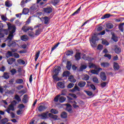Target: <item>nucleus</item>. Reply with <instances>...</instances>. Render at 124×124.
<instances>
[{
  "label": "nucleus",
  "mask_w": 124,
  "mask_h": 124,
  "mask_svg": "<svg viewBox=\"0 0 124 124\" xmlns=\"http://www.w3.org/2000/svg\"><path fill=\"white\" fill-rule=\"evenodd\" d=\"M27 3V2L25 1V0H23L20 3V5L22 6V7H25L26 6V4Z\"/></svg>",
  "instance_id": "50"
},
{
  "label": "nucleus",
  "mask_w": 124,
  "mask_h": 124,
  "mask_svg": "<svg viewBox=\"0 0 124 124\" xmlns=\"http://www.w3.org/2000/svg\"><path fill=\"white\" fill-rule=\"evenodd\" d=\"M30 11V10H29L28 8H25L23 9V11H22V14L24 15L28 14Z\"/></svg>",
  "instance_id": "33"
},
{
  "label": "nucleus",
  "mask_w": 124,
  "mask_h": 124,
  "mask_svg": "<svg viewBox=\"0 0 124 124\" xmlns=\"http://www.w3.org/2000/svg\"><path fill=\"white\" fill-rule=\"evenodd\" d=\"M39 117L41 118L42 120H44V119H46L47 118V114L46 113H41V114L39 115Z\"/></svg>",
  "instance_id": "19"
},
{
  "label": "nucleus",
  "mask_w": 124,
  "mask_h": 124,
  "mask_svg": "<svg viewBox=\"0 0 124 124\" xmlns=\"http://www.w3.org/2000/svg\"><path fill=\"white\" fill-rule=\"evenodd\" d=\"M40 1H41V0H37V3L31 7V10L32 12H36V11H38V3Z\"/></svg>",
  "instance_id": "3"
},
{
  "label": "nucleus",
  "mask_w": 124,
  "mask_h": 124,
  "mask_svg": "<svg viewBox=\"0 0 124 124\" xmlns=\"http://www.w3.org/2000/svg\"><path fill=\"white\" fill-rule=\"evenodd\" d=\"M28 101H29V96L27 94H25L22 99V102L23 103H28Z\"/></svg>",
  "instance_id": "9"
},
{
  "label": "nucleus",
  "mask_w": 124,
  "mask_h": 124,
  "mask_svg": "<svg viewBox=\"0 0 124 124\" xmlns=\"http://www.w3.org/2000/svg\"><path fill=\"white\" fill-rule=\"evenodd\" d=\"M93 82H94V83H96V84H98L99 82H98V79L96 77H94L93 78Z\"/></svg>",
  "instance_id": "46"
},
{
  "label": "nucleus",
  "mask_w": 124,
  "mask_h": 124,
  "mask_svg": "<svg viewBox=\"0 0 124 124\" xmlns=\"http://www.w3.org/2000/svg\"><path fill=\"white\" fill-rule=\"evenodd\" d=\"M74 86V83H70L69 84V85L67 86V88L68 89H71V88H73Z\"/></svg>",
  "instance_id": "59"
},
{
  "label": "nucleus",
  "mask_w": 124,
  "mask_h": 124,
  "mask_svg": "<svg viewBox=\"0 0 124 124\" xmlns=\"http://www.w3.org/2000/svg\"><path fill=\"white\" fill-rule=\"evenodd\" d=\"M112 39L115 41V42H117L118 41V37L115 35L114 33L112 34Z\"/></svg>",
  "instance_id": "38"
},
{
  "label": "nucleus",
  "mask_w": 124,
  "mask_h": 124,
  "mask_svg": "<svg viewBox=\"0 0 124 124\" xmlns=\"http://www.w3.org/2000/svg\"><path fill=\"white\" fill-rule=\"evenodd\" d=\"M41 32V29H38L36 31L35 35H39Z\"/></svg>",
  "instance_id": "49"
},
{
  "label": "nucleus",
  "mask_w": 124,
  "mask_h": 124,
  "mask_svg": "<svg viewBox=\"0 0 124 124\" xmlns=\"http://www.w3.org/2000/svg\"><path fill=\"white\" fill-rule=\"evenodd\" d=\"M76 91H78V92L80 91V88H79L77 86L74 87V88L72 90V93H74V92H76Z\"/></svg>",
  "instance_id": "37"
},
{
  "label": "nucleus",
  "mask_w": 124,
  "mask_h": 124,
  "mask_svg": "<svg viewBox=\"0 0 124 124\" xmlns=\"http://www.w3.org/2000/svg\"><path fill=\"white\" fill-rule=\"evenodd\" d=\"M124 23L121 24L119 26V30L121 31H124Z\"/></svg>",
  "instance_id": "40"
},
{
  "label": "nucleus",
  "mask_w": 124,
  "mask_h": 124,
  "mask_svg": "<svg viewBox=\"0 0 124 124\" xmlns=\"http://www.w3.org/2000/svg\"><path fill=\"white\" fill-rule=\"evenodd\" d=\"M70 75V73L68 71H65L63 73V77H68Z\"/></svg>",
  "instance_id": "32"
},
{
  "label": "nucleus",
  "mask_w": 124,
  "mask_h": 124,
  "mask_svg": "<svg viewBox=\"0 0 124 124\" xmlns=\"http://www.w3.org/2000/svg\"><path fill=\"white\" fill-rule=\"evenodd\" d=\"M5 79H8L9 78V75L7 73H4L3 76H2Z\"/></svg>",
  "instance_id": "44"
},
{
  "label": "nucleus",
  "mask_w": 124,
  "mask_h": 124,
  "mask_svg": "<svg viewBox=\"0 0 124 124\" xmlns=\"http://www.w3.org/2000/svg\"><path fill=\"white\" fill-rule=\"evenodd\" d=\"M15 99H16V100H17V101H18V102H20V101H21V98H20V96H19V95H18L17 94H16L15 96Z\"/></svg>",
  "instance_id": "48"
},
{
  "label": "nucleus",
  "mask_w": 124,
  "mask_h": 124,
  "mask_svg": "<svg viewBox=\"0 0 124 124\" xmlns=\"http://www.w3.org/2000/svg\"><path fill=\"white\" fill-rule=\"evenodd\" d=\"M15 61H16V59H15V58H11L8 59L7 60V62L8 64H12L14 62H15Z\"/></svg>",
  "instance_id": "11"
},
{
  "label": "nucleus",
  "mask_w": 124,
  "mask_h": 124,
  "mask_svg": "<svg viewBox=\"0 0 124 124\" xmlns=\"http://www.w3.org/2000/svg\"><path fill=\"white\" fill-rule=\"evenodd\" d=\"M50 112L52 114H55V115L59 113V111L58 110V109H56L55 108H52L50 110Z\"/></svg>",
  "instance_id": "31"
},
{
  "label": "nucleus",
  "mask_w": 124,
  "mask_h": 124,
  "mask_svg": "<svg viewBox=\"0 0 124 124\" xmlns=\"http://www.w3.org/2000/svg\"><path fill=\"white\" fill-rule=\"evenodd\" d=\"M17 62L19 64H25V63H26V62H25V61L22 59H18Z\"/></svg>",
  "instance_id": "35"
},
{
  "label": "nucleus",
  "mask_w": 124,
  "mask_h": 124,
  "mask_svg": "<svg viewBox=\"0 0 124 124\" xmlns=\"http://www.w3.org/2000/svg\"><path fill=\"white\" fill-rule=\"evenodd\" d=\"M110 16V14H107L103 16V17H102V19H108V18H109Z\"/></svg>",
  "instance_id": "56"
},
{
  "label": "nucleus",
  "mask_w": 124,
  "mask_h": 124,
  "mask_svg": "<svg viewBox=\"0 0 124 124\" xmlns=\"http://www.w3.org/2000/svg\"><path fill=\"white\" fill-rule=\"evenodd\" d=\"M39 55H40V51H38L36 52L35 55V62H37V60H38V58H39Z\"/></svg>",
  "instance_id": "23"
},
{
  "label": "nucleus",
  "mask_w": 124,
  "mask_h": 124,
  "mask_svg": "<svg viewBox=\"0 0 124 124\" xmlns=\"http://www.w3.org/2000/svg\"><path fill=\"white\" fill-rule=\"evenodd\" d=\"M9 108H10L12 111H14V106L13 105L11 104L9 106Z\"/></svg>",
  "instance_id": "63"
},
{
  "label": "nucleus",
  "mask_w": 124,
  "mask_h": 124,
  "mask_svg": "<svg viewBox=\"0 0 124 124\" xmlns=\"http://www.w3.org/2000/svg\"><path fill=\"white\" fill-rule=\"evenodd\" d=\"M44 12L46 13V14H50V13H52V12H53V8L51 7L45 8H44Z\"/></svg>",
  "instance_id": "5"
},
{
  "label": "nucleus",
  "mask_w": 124,
  "mask_h": 124,
  "mask_svg": "<svg viewBox=\"0 0 124 124\" xmlns=\"http://www.w3.org/2000/svg\"><path fill=\"white\" fill-rule=\"evenodd\" d=\"M75 58L76 61H79L81 59V53L78 52L76 54Z\"/></svg>",
  "instance_id": "18"
},
{
  "label": "nucleus",
  "mask_w": 124,
  "mask_h": 124,
  "mask_svg": "<svg viewBox=\"0 0 124 124\" xmlns=\"http://www.w3.org/2000/svg\"><path fill=\"white\" fill-rule=\"evenodd\" d=\"M106 85H107V82H102L101 84V86L102 88H105V87H106Z\"/></svg>",
  "instance_id": "64"
},
{
  "label": "nucleus",
  "mask_w": 124,
  "mask_h": 124,
  "mask_svg": "<svg viewBox=\"0 0 124 124\" xmlns=\"http://www.w3.org/2000/svg\"><path fill=\"white\" fill-rule=\"evenodd\" d=\"M66 106V110L69 112V113H71L72 112V109H71V105L68 104L65 105Z\"/></svg>",
  "instance_id": "15"
},
{
  "label": "nucleus",
  "mask_w": 124,
  "mask_h": 124,
  "mask_svg": "<svg viewBox=\"0 0 124 124\" xmlns=\"http://www.w3.org/2000/svg\"><path fill=\"white\" fill-rule=\"evenodd\" d=\"M89 67L90 68H94V69H96L97 68V67L96 66V65H94L93 63H89Z\"/></svg>",
  "instance_id": "26"
},
{
  "label": "nucleus",
  "mask_w": 124,
  "mask_h": 124,
  "mask_svg": "<svg viewBox=\"0 0 124 124\" xmlns=\"http://www.w3.org/2000/svg\"><path fill=\"white\" fill-rule=\"evenodd\" d=\"M41 21H42L46 25H49V21L50 19L48 16H45L40 18Z\"/></svg>",
  "instance_id": "6"
},
{
  "label": "nucleus",
  "mask_w": 124,
  "mask_h": 124,
  "mask_svg": "<svg viewBox=\"0 0 124 124\" xmlns=\"http://www.w3.org/2000/svg\"><path fill=\"white\" fill-rule=\"evenodd\" d=\"M24 80L22 79L19 78L16 80V84H23Z\"/></svg>",
  "instance_id": "34"
},
{
  "label": "nucleus",
  "mask_w": 124,
  "mask_h": 124,
  "mask_svg": "<svg viewBox=\"0 0 124 124\" xmlns=\"http://www.w3.org/2000/svg\"><path fill=\"white\" fill-rule=\"evenodd\" d=\"M114 52L116 54H120L122 52V49L120 47L116 46L114 49Z\"/></svg>",
  "instance_id": "20"
},
{
  "label": "nucleus",
  "mask_w": 124,
  "mask_h": 124,
  "mask_svg": "<svg viewBox=\"0 0 124 124\" xmlns=\"http://www.w3.org/2000/svg\"><path fill=\"white\" fill-rule=\"evenodd\" d=\"M60 71H61V67L60 66H58L54 70V73L56 75H58L59 73H60Z\"/></svg>",
  "instance_id": "22"
},
{
  "label": "nucleus",
  "mask_w": 124,
  "mask_h": 124,
  "mask_svg": "<svg viewBox=\"0 0 124 124\" xmlns=\"http://www.w3.org/2000/svg\"><path fill=\"white\" fill-rule=\"evenodd\" d=\"M60 96H61V95H57L55 98H54V101L55 102H58L59 101V99L60 98Z\"/></svg>",
  "instance_id": "55"
},
{
  "label": "nucleus",
  "mask_w": 124,
  "mask_h": 124,
  "mask_svg": "<svg viewBox=\"0 0 124 124\" xmlns=\"http://www.w3.org/2000/svg\"><path fill=\"white\" fill-rule=\"evenodd\" d=\"M102 43L103 44V45H106L107 46L109 45V43L106 40H102Z\"/></svg>",
  "instance_id": "47"
},
{
  "label": "nucleus",
  "mask_w": 124,
  "mask_h": 124,
  "mask_svg": "<svg viewBox=\"0 0 124 124\" xmlns=\"http://www.w3.org/2000/svg\"><path fill=\"white\" fill-rule=\"evenodd\" d=\"M14 56V57H15V58H16V59H19V58H20V55H19V54L17 53H14L13 54V56Z\"/></svg>",
  "instance_id": "54"
},
{
  "label": "nucleus",
  "mask_w": 124,
  "mask_h": 124,
  "mask_svg": "<svg viewBox=\"0 0 124 124\" xmlns=\"http://www.w3.org/2000/svg\"><path fill=\"white\" fill-rule=\"evenodd\" d=\"M20 38L22 41H28V40H29V37L27 35H23L21 36Z\"/></svg>",
  "instance_id": "16"
},
{
  "label": "nucleus",
  "mask_w": 124,
  "mask_h": 124,
  "mask_svg": "<svg viewBox=\"0 0 124 124\" xmlns=\"http://www.w3.org/2000/svg\"><path fill=\"white\" fill-rule=\"evenodd\" d=\"M66 93H67L66 90L64 89L62 91L61 95H65L66 94Z\"/></svg>",
  "instance_id": "62"
},
{
  "label": "nucleus",
  "mask_w": 124,
  "mask_h": 124,
  "mask_svg": "<svg viewBox=\"0 0 124 124\" xmlns=\"http://www.w3.org/2000/svg\"><path fill=\"white\" fill-rule=\"evenodd\" d=\"M58 75L55 74L52 76L53 79L55 80V81H59L60 79H59V78L57 77Z\"/></svg>",
  "instance_id": "51"
},
{
  "label": "nucleus",
  "mask_w": 124,
  "mask_h": 124,
  "mask_svg": "<svg viewBox=\"0 0 124 124\" xmlns=\"http://www.w3.org/2000/svg\"><path fill=\"white\" fill-rule=\"evenodd\" d=\"M57 87L60 89H64V83L62 82H59L57 83Z\"/></svg>",
  "instance_id": "12"
},
{
  "label": "nucleus",
  "mask_w": 124,
  "mask_h": 124,
  "mask_svg": "<svg viewBox=\"0 0 124 124\" xmlns=\"http://www.w3.org/2000/svg\"><path fill=\"white\" fill-rule=\"evenodd\" d=\"M98 38L95 35L92 37V39L90 40V43L93 48L96 47V41H98Z\"/></svg>",
  "instance_id": "2"
},
{
  "label": "nucleus",
  "mask_w": 124,
  "mask_h": 124,
  "mask_svg": "<svg viewBox=\"0 0 124 124\" xmlns=\"http://www.w3.org/2000/svg\"><path fill=\"white\" fill-rule=\"evenodd\" d=\"M83 80H85V81H88L89 79H90V77L88 75H85L82 78Z\"/></svg>",
  "instance_id": "41"
},
{
  "label": "nucleus",
  "mask_w": 124,
  "mask_h": 124,
  "mask_svg": "<svg viewBox=\"0 0 124 124\" xmlns=\"http://www.w3.org/2000/svg\"><path fill=\"white\" fill-rule=\"evenodd\" d=\"M48 116L50 118L54 119V120H58V116L56 115L52 114V113H49Z\"/></svg>",
  "instance_id": "24"
},
{
  "label": "nucleus",
  "mask_w": 124,
  "mask_h": 124,
  "mask_svg": "<svg viewBox=\"0 0 124 124\" xmlns=\"http://www.w3.org/2000/svg\"><path fill=\"white\" fill-rule=\"evenodd\" d=\"M87 68V65H81L78 70V71H83L84 69Z\"/></svg>",
  "instance_id": "30"
},
{
  "label": "nucleus",
  "mask_w": 124,
  "mask_h": 124,
  "mask_svg": "<svg viewBox=\"0 0 124 124\" xmlns=\"http://www.w3.org/2000/svg\"><path fill=\"white\" fill-rule=\"evenodd\" d=\"M100 78L103 80V81H105L107 79L106 75L104 72H101L100 73Z\"/></svg>",
  "instance_id": "13"
},
{
  "label": "nucleus",
  "mask_w": 124,
  "mask_h": 124,
  "mask_svg": "<svg viewBox=\"0 0 124 124\" xmlns=\"http://www.w3.org/2000/svg\"><path fill=\"white\" fill-rule=\"evenodd\" d=\"M78 87L80 88H84L86 86V82L85 81H80L78 84Z\"/></svg>",
  "instance_id": "21"
},
{
  "label": "nucleus",
  "mask_w": 124,
  "mask_h": 124,
  "mask_svg": "<svg viewBox=\"0 0 124 124\" xmlns=\"http://www.w3.org/2000/svg\"><path fill=\"white\" fill-rule=\"evenodd\" d=\"M65 100H66V98L63 96H61L59 99V102H61V103H62V102H64Z\"/></svg>",
  "instance_id": "28"
},
{
  "label": "nucleus",
  "mask_w": 124,
  "mask_h": 124,
  "mask_svg": "<svg viewBox=\"0 0 124 124\" xmlns=\"http://www.w3.org/2000/svg\"><path fill=\"white\" fill-rule=\"evenodd\" d=\"M104 57L108 58V60H110L112 58V56L111 55L108 54H105Z\"/></svg>",
  "instance_id": "60"
},
{
  "label": "nucleus",
  "mask_w": 124,
  "mask_h": 124,
  "mask_svg": "<svg viewBox=\"0 0 124 124\" xmlns=\"http://www.w3.org/2000/svg\"><path fill=\"white\" fill-rule=\"evenodd\" d=\"M113 68L114 70H119L120 69V65H119V63L114 62H113Z\"/></svg>",
  "instance_id": "14"
},
{
  "label": "nucleus",
  "mask_w": 124,
  "mask_h": 124,
  "mask_svg": "<svg viewBox=\"0 0 124 124\" xmlns=\"http://www.w3.org/2000/svg\"><path fill=\"white\" fill-rule=\"evenodd\" d=\"M69 80L70 82H72L73 83H75V82H76V80L74 78L73 76H71L69 77Z\"/></svg>",
  "instance_id": "27"
},
{
  "label": "nucleus",
  "mask_w": 124,
  "mask_h": 124,
  "mask_svg": "<svg viewBox=\"0 0 124 124\" xmlns=\"http://www.w3.org/2000/svg\"><path fill=\"white\" fill-rule=\"evenodd\" d=\"M81 11V7H80L76 12H75L73 14L72 16H74V15H76V14H78L79 12Z\"/></svg>",
  "instance_id": "52"
},
{
  "label": "nucleus",
  "mask_w": 124,
  "mask_h": 124,
  "mask_svg": "<svg viewBox=\"0 0 124 124\" xmlns=\"http://www.w3.org/2000/svg\"><path fill=\"white\" fill-rule=\"evenodd\" d=\"M22 30L25 32H27V31H29V29H28V28L26 26H24V27H22Z\"/></svg>",
  "instance_id": "61"
},
{
  "label": "nucleus",
  "mask_w": 124,
  "mask_h": 124,
  "mask_svg": "<svg viewBox=\"0 0 124 124\" xmlns=\"http://www.w3.org/2000/svg\"><path fill=\"white\" fill-rule=\"evenodd\" d=\"M5 5H6V7H11L12 6V2L8 0L5 2Z\"/></svg>",
  "instance_id": "17"
},
{
  "label": "nucleus",
  "mask_w": 124,
  "mask_h": 124,
  "mask_svg": "<svg viewBox=\"0 0 124 124\" xmlns=\"http://www.w3.org/2000/svg\"><path fill=\"white\" fill-rule=\"evenodd\" d=\"M66 67L68 70H70V69L71 68V62H70L68 61L67 62Z\"/></svg>",
  "instance_id": "36"
},
{
  "label": "nucleus",
  "mask_w": 124,
  "mask_h": 124,
  "mask_svg": "<svg viewBox=\"0 0 124 124\" xmlns=\"http://www.w3.org/2000/svg\"><path fill=\"white\" fill-rule=\"evenodd\" d=\"M106 27L108 29H113L114 26L111 23H108L106 25Z\"/></svg>",
  "instance_id": "42"
},
{
  "label": "nucleus",
  "mask_w": 124,
  "mask_h": 124,
  "mask_svg": "<svg viewBox=\"0 0 124 124\" xmlns=\"http://www.w3.org/2000/svg\"><path fill=\"white\" fill-rule=\"evenodd\" d=\"M101 66H103V67H108L109 65H110V64L108 62H102L101 63Z\"/></svg>",
  "instance_id": "29"
},
{
  "label": "nucleus",
  "mask_w": 124,
  "mask_h": 124,
  "mask_svg": "<svg viewBox=\"0 0 124 124\" xmlns=\"http://www.w3.org/2000/svg\"><path fill=\"white\" fill-rule=\"evenodd\" d=\"M67 97L70 103H75L73 104V107L74 108H79V106L77 105V102H76V101H74L73 99L69 96H67Z\"/></svg>",
  "instance_id": "4"
},
{
  "label": "nucleus",
  "mask_w": 124,
  "mask_h": 124,
  "mask_svg": "<svg viewBox=\"0 0 124 124\" xmlns=\"http://www.w3.org/2000/svg\"><path fill=\"white\" fill-rule=\"evenodd\" d=\"M84 92L86 93H87V94L89 96H92V95H93V92L91 91H84Z\"/></svg>",
  "instance_id": "53"
},
{
  "label": "nucleus",
  "mask_w": 124,
  "mask_h": 124,
  "mask_svg": "<svg viewBox=\"0 0 124 124\" xmlns=\"http://www.w3.org/2000/svg\"><path fill=\"white\" fill-rule=\"evenodd\" d=\"M7 122V119H3L1 120L0 124H5Z\"/></svg>",
  "instance_id": "57"
},
{
  "label": "nucleus",
  "mask_w": 124,
  "mask_h": 124,
  "mask_svg": "<svg viewBox=\"0 0 124 124\" xmlns=\"http://www.w3.org/2000/svg\"><path fill=\"white\" fill-rule=\"evenodd\" d=\"M95 70H92L91 72L92 73V74H96V75H98V72L100 71V70H102V69L101 68H97Z\"/></svg>",
  "instance_id": "8"
},
{
  "label": "nucleus",
  "mask_w": 124,
  "mask_h": 124,
  "mask_svg": "<svg viewBox=\"0 0 124 124\" xmlns=\"http://www.w3.org/2000/svg\"><path fill=\"white\" fill-rule=\"evenodd\" d=\"M9 26H15V25H12L11 24H8V27L9 28ZM9 28H8V30H3L2 29L1 31L2 32L3 34H6V35H7L8 34V32L10 33V31H12V30H9Z\"/></svg>",
  "instance_id": "7"
},
{
  "label": "nucleus",
  "mask_w": 124,
  "mask_h": 124,
  "mask_svg": "<svg viewBox=\"0 0 124 124\" xmlns=\"http://www.w3.org/2000/svg\"><path fill=\"white\" fill-rule=\"evenodd\" d=\"M73 54V51L72 50H68L67 53H66V55L67 56H71V55Z\"/></svg>",
  "instance_id": "58"
},
{
  "label": "nucleus",
  "mask_w": 124,
  "mask_h": 124,
  "mask_svg": "<svg viewBox=\"0 0 124 124\" xmlns=\"http://www.w3.org/2000/svg\"><path fill=\"white\" fill-rule=\"evenodd\" d=\"M6 58H10V57H13V54H12V52L8 51L6 53Z\"/></svg>",
  "instance_id": "25"
},
{
  "label": "nucleus",
  "mask_w": 124,
  "mask_h": 124,
  "mask_svg": "<svg viewBox=\"0 0 124 124\" xmlns=\"http://www.w3.org/2000/svg\"><path fill=\"white\" fill-rule=\"evenodd\" d=\"M28 35L30 36H31V37H34V33L32 31H28Z\"/></svg>",
  "instance_id": "45"
},
{
  "label": "nucleus",
  "mask_w": 124,
  "mask_h": 124,
  "mask_svg": "<svg viewBox=\"0 0 124 124\" xmlns=\"http://www.w3.org/2000/svg\"><path fill=\"white\" fill-rule=\"evenodd\" d=\"M9 30L12 31H10L7 37V40H8V46H9V47H15L17 44L15 42H12V40L13 37H14V33L16 31V27L15 26L10 25L9 26Z\"/></svg>",
  "instance_id": "1"
},
{
  "label": "nucleus",
  "mask_w": 124,
  "mask_h": 124,
  "mask_svg": "<svg viewBox=\"0 0 124 124\" xmlns=\"http://www.w3.org/2000/svg\"><path fill=\"white\" fill-rule=\"evenodd\" d=\"M47 108L45 106L41 105L38 108V110L39 112H42L44 110H46Z\"/></svg>",
  "instance_id": "10"
},
{
  "label": "nucleus",
  "mask_w": 124,
  "mask_h": 124,
  "mask_svg": "<svg viewBox=\"0 0 124 124\" xmlns=\"http://www.w3.org/2000/svg\"><path fill=\"white\" fill-rule=\"evenodd\" d=\"M61 117L63 119H65V118L67 117V113L65 112H63L61 114Z\"/></svg>",
  "instance_id": "39"
},
{
  "label": "nucleus",
  "mask_w": 124,
  "mask_h": 124,
  "mask_svg": "<svg viewBox=\"0 0 124 124\" xmlns=\"http://www.w3.org/2000/svg\"><path fill=\"white\" fill-rule=\"evenodd\" d=\"M12 75H14L17 73V70L16 69H12L10 71Z\"/></svg>",
  "instance_id": "43"
}]
</instances>
